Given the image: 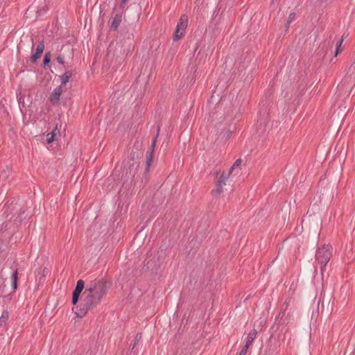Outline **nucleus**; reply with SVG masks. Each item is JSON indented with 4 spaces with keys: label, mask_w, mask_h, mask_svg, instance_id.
<instances>
[{
    "label": "nucleus",
    "mask_w": 355,
    "mask_h": 355,
    "mask_svg": "<svg viewBox=\"0 0 355 355\" xmlns=\"http://www.w3.org/2000/svg\"><path fill=\"white\" fill-rule=\"evenodd\" d=\"M241 164V159H236L234 164L232 166V167L230 168L229 170V174H232L233 173L234 171L236 170V169H240V166Z\"/></svg>",
    "instance_id": "dca6fc26"
},
{
    "label": "nucleus",
    "mask_w": 355,
    "mask_h": 355,
    "mask_svg": "<svg viewBox=\"0 0 355 355\" xmlns=\"http://www.w3.org/2000/svg\"><path fill=\"white\" fill-rule=\"evenodd\" d=\"M184 30H181L176 27L175 33L173 34V40L174 41L178 40L184 35Z\"/></svg>",
    "instance_id": "2eb2a0df"
},
{
    "label": "nucleus",
    "mask_w": 355,
    "mask_h": 355,
    "mask_svg": "<svg viewBox=\"0 0 355 355\" xmlns=\"http://www.w3.org/2000/svg\"><path fill=\"white\" fill-rule=\"evenodd\" d=\"M72 76V71H66L61 77V83L62 85H65L68 83L69 78Z\"/></svg>",
    "instance_id": "ddd939ff"
},
{
    "label": "nucleus",
    "mask_w": 355,
    "mask_h": 355,
    "mask_svg": "<svg viewBox=\"0 0 355 355\" xmlns=\"http://www.w3.org/2000/svg\"><path fill=\"white\" fill-rule=\"evenodd\" d=\"M110 287V282L104 279H94L87 284L86 288L93 294L102 299L106 295L108 289Z\"/></svg>",
    "instance_id": "7ed1b4c3"
},
{
    "label": "nucleus",
    "mask_w": 355,
    "mask_h": 355,
    "mask_svg": "<svg viewBox=\"0 0 355 355\" xmlns=\"http://www.w3.org/2000/svg\"><path fill=\"white\" fill-rule=\"evenodd\" d=\"M247 352V350H245L243 348H242L239 355H245Z\"/></svg>",
    "instance_id": "b1692460"
},
{
    "label": "nucleus",
    "mask_w": 355,
    "mask_h": 355,
    "mask_svg": "<svg viewBox=\"0 0 355 355\" xmlns=\"http://www.w3.org/2000/svg\"><path fill=\"white\" fill-rule=\"evenodd\" d=\"M275 0H272V2H274Z\"/></svg>",
    "instance_id": "cd10ccee"
},
{
    "label": "nucleus",
    "mask_w": 355,
    "mask_h": 355,
    "mask_svg": "<svg viewBox=\"0 0 355 355\" xmlns=\"http://www.w3.org/2000/svg\"><path fill=\"white\" fill-rule=\"evenodd\" d=\"M127 0H121V4H125Z\"/></svg>",
    "instance_id": "bb28decb"
},
{
    "label": "nucleus",
    "mask_w": 355,
    "mask_h": 355,
    "mask_svg": "<svg viewBox=\"0 0 355 355\" xmlns=\"http://www.w3.org/2000/svg\"><path fill=\"white\" fill-rule=\"evenodd\" d=\"M62 93V86H58V87H55L53 90V92L49 97L50 102L53 105H58L60 103V96H61Z\"/></svg>",
    "instance_id": "39448f33"
},
{
    "label": "nucleus",
    "mask_w": 355,
    "mask_h": 355,
    "mask_svg": "<svg viewBox=\"0 0 355 355\" xmlns=\"http://www.w3.org/2000/svg\"><path fill=\"white\" fill-rule=\"evenodd\" d=\"M101 301L100 298L85 288L81 296L79 307H77L75 311L76 315L78 318H83L89 311L96 308Z\"/></svg>",
    "instance_id": "f257e3e1"
},
{
    "label": "nucleus",
    "mask_w": 355,
    "mask_h": 355,
    "mask_svg": "<svg viewBox=\"0 0 355 355\" xmlns=\"http://www.w3.org/2000/svg\"><path fill=\"white\" fill-rule=\"evenodd\" d=\"M159 132V128L158 127V128H157V133H156L157 137L158 136Z\"/></svg>",
    "instance_id": "393cba45"
},
{
    "label": "nucleus",
    "mask_w": 355,
    "mask_h": 355,
    "mask_svg": "<svg viewBox=\"0 0 355 355\" xmlns=\"http://www.w3.org/2000/svg\"><path fill=\"white\" fill-rule=\"evenodd\" d=\"M223 186L216 183L215 188L211 191V194L214 196H218L223 192Z\"/></svg>",
    "instance_id": "f8f14e48"
},
{
    "label": "nucleus",
    "mask_w": 355,
    "mask_h": 355,
    "mask_svg": "<svg viewBox=\"0 0 355 355\" xmlns=\"http://www.w3.org/2000/svg\"><path fill=\"white\" fill-rule=\"evenodd\" d=\"M345 37H346L345 36V35H343L341 37L340 40L337 42V44H336V52H335V57L337 56V55L338 54L339 51H340V47H341V46L343 44V41H344Z\"/></svg>",
    "instance_id": "f3484780"
},
{
    "label": "nucleus",
    "mask_w": 355,
    "mask_h": 355,
    "mask_svg": "<svg viewBox=\"0 0 355 355\" xmlns=\"http://www.w3.org/2000/svg\"><path fill=\"white\" fill-rule=\"evenodd\" d=\"M44 49V42L42 41L40 42L36 49V52L31 56V60L33 62H35L37 59H38L41 54L43 53Z\"/></svg>",
    "instance_id": "1a4fd4ad"
},
{
    "label": "nucleus",
    "mask_w": 355,
    "mask_h": 355,
    "mask_svg": "<svg viewBox=\"0 0 355 355\" xmlns=\"http://www.w3.org/2000/svg\"><path fill=\"white\" fill-rule=\"evenodd\" d=\"M122 20V16L121 15H116L112 20V22L111 24V28L113 30H116L119 24H121Z\"/></svg>",
    "instance_id": "9b49d317"
},
{
    "label": "nucleus",
    "mask_w": 355,
    "mask_h": 355,
    "mask_svg": "<svg viewBox=\"0 0 355 355\" xmlns=\"http://www.w3.org/2000/svg\"><path fill=\"white\" fill-rule=\"evenodd\" d=\"M227 134V137H228L230 136V135L231 134V132H227L224 134V135Z\"/></svg>",
    "instance_id": "a878e982"
},
{
    "label": "nucleus",
    "mask_w": 355,
    "mask_h": 355,
    "mask_svg": "<svg viewBox=\"0 0 355 355\" xmlns=\"http://www.w3.org/2000/svg\"><path fill=\"white\" fill-rule=\"evenodd\" d=\"M331 250V247L330 245H322L315 252V270L319 266L322 276H323L326 266L332 256Z\"/></svg>",
    "instance_id": "f03ea898"
},
{
    "label": "nucleus",
    "mask_w": 355,
    "mask_h": 355,
    "mask_svg": "<svg viewBox=\"0 0 355 355\" xmlns=\"http://www.w3.org/2000/svg\"><path fill=\"white\" fill-rule=\"evenodd\" d=\"M84 287H85V282L83 279H79L77 282L76 288L73 293L72 303L73 304H76L78 302V301L79 300L80 295L82 293Z\"/></svg>",
    "instance_id": "20e7f679"
},
{
    "label": "nucleus",
    "mask_w": 355,
    "mask_h": 355,
    "mask_svg": "<svg viewBox=\"0 0 355 355\" xmlns=\"http://www.w3.org/2000/svg\"><path fill=\"white\" fill-rule=\"evenodd\" d=\"M9 317V313L7 311H4L2 313L1 317L0 318V320L1 322H5Z\"/></svg>",
    "instance_id": "4be33fe9"
},
{
    "label": "nucleus",
    "mask_w": 355,
    "mask_h": 355,
    "mask_svg": "<svg viewBox=\"0 0 355 355\" xmlns=\"http://www.w3.org/2000/svg\"><path fill=\"white\" fill-rule=\"evenodd\" d=\"M295 13L293 12L290 13L288 18L287 19L286 26H288L290 25V24L295 19Z\"/></svg>",
    "instance_id": "aec40b11"
},
{
    "label": "nucleus",
    "mask_w": 355,
    "mask_h": 355,
    "mask_svg": "<svg viewBox=\"0 0 355 355\" xmlns=\"http://www.w3.org/2000/svg\"><path fill=\"white\" fill-rule=\"evenodd\" d=\"M152 256V254L149 257V260H146V266L148 268H151V269H153L154 267L155 266V262L154 261V257L153 256L152 258H150V257Z\"/></svg>",
    "instance_id": "6ab92c4d"
},
{
    "label": "nucleus",
    "mask_w": 355,
    "mask_h": 355,
    "mask_svg": "<svg viewBox=\"0 0 355 355\" xmlns=\"http://www.w3.org/2000/svg\"><path fill=\"white\" fill-rule=\"evenodd\" d=\"M188 25V17L185 15H182L180 16L179 22L177 24V28L185 31L186 28Z\"/></svg>",
    "instance_id": "9d476101"
},
{
    "label": "nucleus",
    "mask_w": 355,
    "mask_h": 355,
    "mask_svg": "<svg viewBox=\"0 0 355 355\" xmlns=\"http://www.w3.org/2000/svg\"><path fill=\"white\" fill-rule=\"evenodd\" d=\"M55 130H56V128L51 132L47 134L46 141L49 144H51L54 141L55 136Z\"/></svg>",
    "instance_id": "a211bd4d"
},
{
    "label": "nucleus",
    "mask_w": 355,
    "mask_h": 355,
    "mask_svg": "<svg viewBox=\"0 0 355 355\" xmlns=\"http://www.w3.org/2000/svg\"><path fill=\"white\" fill-rule=\"evenodd\" d=\"M230 175L231 174H229V172L227 173H225V172H222L221 173L220 172H216V177L218 178L216 183L223 187L225 186L226 181L228 180Z\"/></svg>",
    "instance_id": "0eeeda50"
},
{
    "label": "nucleus",
    "mask_w": 355,
    "mask_h": 355,
    "mask_svg": "<svg viewBox=\"0 0 355 355\" xmlns=\"http://www.w3.org/2000/svg\"><path fill=\"white\" fill-rule=\"evenodd\" d=\"M12 286L14 290L17 288V270H13L11 276Z\"/></svg>",
    "instance_id": "4468645a"
},
{
    "label": "nucleus",
    "mask_w": 355,
    "mask_h": 355,
    "mask_svg": "<svg viewBox=\"0 0 355 355\" xmlns=\"http://www.w3.org/2000/svg\"><path fill=\"white\" fill-rule=\"evenodd\" d=\"M50 61H51V53L48 52L44 55V65H48L50 63Z\"/></svg>",
    "instance_id": "412c9836"
},
{
    "label": "nucleus",
    "mask_w": 355,
    "mask_h": 355,
    "mask_svg": "<svg viewBox=\"0 0 355 355\" xmlns=\"http://www.w3.org/2000/svg\"><path fill=\"white\" fill-rule=\"evenodd\" d=\"M58 62H59L61 64H64V58L61 55H58L56 58Z\"/></svg>",
    "instance_id": "5701e85b"
},
{
    "label": "nucleus",
    "mask_w": 355,
    "mask_h": 355,
    "mask_svg": "<svg viewBox=\"0 0 355 355\" xmlns=\"http://www.w3.org/2000/svg\"><path fill=\"white\" fill-rule=\"evenodd\" d=\"M155 146V138L153 139L151 142V150L148 153L146 156V169H148L152 164L154 159V147Z\"/></svg>",
    "instance_id": "6e6552de"
},
{
    "label": "nucleus",
    "mask_w": 355,
    "mask_h": 355,
    "mask_svg": "<svg viewBox=\"0 0 355 355\" xmlns=\"http://www.w3.org/2000/svg\"><path fill=\"white\" fill-rule=\"evenodd\" d=\"M257 335V331L254 329H252L248 333L247 338H246L245 345L243 347L245 350L248 351V348L250 347V345H252V342L256 338Z\"/></svg>",
    "instance_id": "423d86ee"
}]
</instances>
